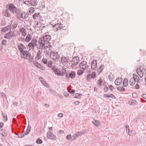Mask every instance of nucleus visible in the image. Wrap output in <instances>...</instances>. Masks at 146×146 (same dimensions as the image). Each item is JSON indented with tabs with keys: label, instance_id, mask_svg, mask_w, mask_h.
<instances>
[{
	"label": "nucleus",
	"instance_id": "nucleus-1",
	"mask_svg": "<svg viewBox=\"0 0 146 146\" xmlns=\"http://www.w3.org/2000/svg\"><path fill=\"white\" fill-rule=\"evenodd\" d=\"M6 9L3 13L5 17H11V14L9 13V11L11 13L14 14L16 15L17 13H18L19 9L17 8L12 3H9L6 6Z\"/></svg>",
	"mask_w": 146,
	"mask_h": 146
},
{
	"label": "nucleus",
	"instance_id": "nucleus-2",
	"mask_svg": "<svg viewBox=\"0 0 146 146\" xmlns=\"http://www.w3.org/2000/svg\"><path fill=\"white\" fill-rule=\"evenodd\" d=\"M28 48H27V49L24 50V51L20 53V56L21 58L25 59H29L31 56V54L28 51Z\"/></svg>",
	"mask_w": 146,
	"mask_h": 146
},
{
	"label": "nucleus",
	"instance_id": "nucleus-3",
	"mask_svg": "<svg viewBox=\"0 0 146 146\" xmlns=\"http://www.w3.org/2000/svg\"><path fill=\"white\" fill-rule=\"evenodd\" d=\"M69 62H73L72 64V67L73 68H75L80 62L79 57L78 56H75L73 57L72 60H70Z\"/></svg>",
	"mask_w": 146,
	"mask_h": 146
},
{
	"label": "nucleus",
	"instance_id": "nucleus-4",
	"mask_svg": "<svg viewBox=\"0 0 146 146\" xmlns=\"http://www.w3.org/2000/svg\"><path fill=\"white\" fill-rule=\"evenodd\" d=\"M50 57L54 60L57 59L59 57V55L57 52L52 51L50 53Z\"/></svg>",
	"mask_w": 146,
	"mask_h": 146
},
{
	"label": "nucleus",
	"instance_id": "nucleus-5",
	"mask_svg": "<svg viewBox=\"0 0 146 146\" xmlns=\"http://www.w3.org/2000/svg\"><path fill=\"white\" fill-rule=\"evenodd\" d=\"M15 16L18 19L21 21H22V19H26L25 16H24V12H22L20 9Z\"/></svg>",
	"mask_w": 146,
	"mask_h": 146
},
{
	"label": "nucleus",
	"instance_id": "nucleus-6",
	"mask_svg": "<svg viewBox=\"0 0 146 146\" xmlns=\"http://www.w3.org/2000/svg\"><path fill=\"white\" fill-rule=\"evenodd\" d=\"M38 44L39 45V48L41 50L44 49V45L45 44H47V43L45 42L43 40L42 38L41 37L38 40Z\"/></svg>",
	"mask_w": 146,
	"mask_h": 146
},
{
	"label": "nucleus",
	"instance_id": "nucleus-7",
	"mask_svg": "<svg viewBox=\"0 0 146 146\" xmlns=\"http://www.w3.org/2000/svg\"><path fill=\"white\" fill-rule=\"evenodd\" d=\"M61 61L60 60V62H61L63 64H66L68 63L69 62V57L66 56H65L62 55V57H61Z\"/></svg>",
	"mask_w": 146,
	"mask_h": 146
},
{
	"label": "nucleus",
	"instance_id": "nucleus-8",
	"mask_svg": "<svg viewBox=\"0 0 146 146\" xmlns=\"http://www.w3.org/2000/svg\"><path fill=\"white\" fill-rule=\"evenodd\" d=\"M63 25L60 23H58L52 26V28L55 31H56L60 30L63 27Z\"/></svg>",
	"mask_w": 146,
	"mask_h": 146
},
{
	"label": "nucleus",
	"instance_id": "nucleus-9",
	"mask_svg": "<svg viewBox=\"0 0 146 146\" xmlns=\"http://www.w3.org/2000/svg\"><path fill=\"white\" fill-rule=\"evenodd\" d=\"M37 41L36 39L33 38L31 40V42L28 44V46L29 47H32L33 48L35 46H37L38 45L37 44Z\"/></svg>",
	"mask_w": 146,
	"mask_h": 146
},
{
	"label": "nucleus",
	"instance_id": "nucleus-10",
	"mask_svg": "<svg viewBox=\"0 0 146 146\" xmlns=\"http://www.w3.org/2000/svg\"><path fill=\"white\" fill-rule=\"evenodd\" d=\"M47 137L51 140H55L57 139L56 136L50 131L47 132Z\"/></svg>",
	"mask_w": 146,
	"mask_h": 146
},
{
	"label": "nucleus",
	"instance_id": "nucleus-11",
	"mask_svg": "<svg viewBox=\"0 0 146 146\" xmlns=\"http://www.w3.org/2000/svg\"><path fill=\"white\" fill-rule=\"evenodd\" d=\"M87 62L86 61H83L80 63L79 66L80 68L84 70L86 68H88V65L87 66Z\"/></svg>",
	"mask_w": 146,
	"mask_h": 146
},
{
	"label": "nucleus",
	"instance_id": "nucleus-12",
	"mask_svg": "<svg viewBox=\"0 0 146 146\" xmlns=\"http://www.w3.org/2000/svg\"><path fill=\"white\" fill-rule=\"evenodd\" d=\"M91 69L96 70L98 68L97 66V61L96 60H93L91 62Z\"/></svg>",
	"mask_w": 146,
	"mask_h": 146
},
{
	"label": "nucleus",
	"instance_id": "nucleus-13",
	"mask_svg": "<svg viewBox=\"0 0 146 146\" xmlns=\"http://www.w3.org/2000/svg\"><path fill=\"white\" fill-rule=\"evenodd\" d=\"M18 48L20 51V53L24 51V50L27 49L23 44L21 43L18 46Z\"/></svg>",
	"mask_w": 146,
	"mask_h": 146
},
{
	"label": "nucleus",
	"instance_id": "nucleus-14",
	"mask_svg": "<svg viewBox=\"0 0 146 146\" xmlns=\"http://www.w3.org/2000/svg\"><path fill=\"white\" fill-rule=\"evenodd\" d=\"M29 5L35 6L38 5V0H29Z\"/></svg>",
	"mask_w": 146,
	"mask_h": 146
},
{
	"label": "nucleus",
	"instance_id": "nucleus-15",
	"mask_svg": "<svg viewBox=\"0 0 146 146\" xmlns=\"http://www.w3.org/2000/svg\"><path fill=\"white\" fill-rule=\"evenodd\" d=\"M46 43L48 42L51 39V36L49 35H46L43 37H41Z\"/></svg>",
	"mask_w": 146,
	"mask_h": 146
},
{
	"label": "nucleus",
	"instance_id": "nucleus-16",
	"mask_svg": "<svg viewBox=\"0 0 146 146\" xmlns=\"http://www.w3.org/2000/svg\"><path fill=\"white\" fill-rule=\"evenodd\" d=\"M52 70L54 72L55 74L58 76H60V71L58 68L54 67L52 68Z\"/></svg>",
	"mask_w": 146,
	"mask_h": 146
},
{
	"label": "nucleus",
	"instance_id": "nucleus-17",
	"mask_svg": "<svg viewBox=\"0 0 146 146\" xmlns=\"http://www.w3.org/2000/svg\"><path fill=\"white\" fill-rule=\"evenodd\" d=\"M0 134L3 137H6L7 135V131L4 128L1 129L0 130Z\"/></svg>",
	"mask_w": 146,
	"mask_h": 146
},
{
	"label": "nucleus",
	"instance_id": "nucleus-18",
	"mask_svg": "<svg viewBox=\"0 0 146 146\" xmlns=\"http://www.w3.org/2000/svg\"><path fill=\"white\" fill-rule=\"evenodd\" d=\"M92 123L97 127H100L101 125V123L100 121L95 119H94V121L92 122Z\"/></svg>",
	"mask_w": 146,
	"mask_h": 146
},
{
	"label": "nucleus",
	"instance_id": "nucleus-19",
	"mask_svg": "<svg viewBox=\"0 0 146 146\" xmlns=\"http://www.w3.org/2000/svg\"><path fill=\"white\" fill-rule=\"evenodd\" d=\"M42 51L40 50L38 51L35 57V59L36 60H38L40 59L42 57Z\"/></svg>",
	"mask_w": 146,
	"mask_h": 146
},
{
	"label": "nucleus",
	"instance_id": "nucleus-20",
	"mask_svg": "<svg viewBox=\"0 0 146 146\" xmlns=\"http://www.w3.org/2000/svg\"><path fill=\"white\" fill-rule=\"evenodd\" d=\"M20 32L21 33L22 35L24 36H26L27 34L26 30L24 28L22 27L20 28L19 30Z\"/></svg>",
	"mask_w": 146,
	"mask_h": 146
},
{
	"label": "nucleus",
	"instance_id": "nucleus-21",
	"mask_svg": "<svg viewBox=\"0 0 146 146\" xmlns=\"http://www.w3.org/2000/svg\"><path fill=\"white\" fill-rule=\"evenodd\" d=\"M133 78L134 80H135V82H136L137 83H139L140 82V79L139 77L135 74H133Z\"/></svg>",
	"mask_w": 146,
	"mask_h": 146
},
{
	"label": "nucleus",
	"instance_id": "nucleus-22",
	"mask_svg": "<svg viewBox=\"0 0 146 146\" xmlns=\"http://www.w3.org/2000/svg\"><path fill=\"white\" fill-rule=\"evenodd\" d=\"M136 71L140 77H142L143 76V73L140 69L137 68L136 70Z\"/></svg>",
	"mask_w": 146,
	"mask_h": 146
},
{
	"label": "nucleus",
	"instance_id": "nucleus-23",
	"mask_svg": "<svg viewBox=\"0 0 146 146\" xmlns=\"http://www.w3.org/2000/svg\"><path fill=\"white\" fill-rule=\"evenodd\" d=\"M122 79L121 78H118L116 79L115 84L117 86L120 85L122 82Z\"/></svg>",
	"mask_w": 146,
	"mask_h": 146
},
{
	"label": "nucleus",
	"instance_id": "nucleus-24",
	"mask_svg": "<svg viewBox=\"0 0 146 146\" xmlns=\"http://www.w3.org/2000/svg\"><path fill=\"white\" fill-rule=\"evenodd\" d=\"M40 13H35L33 15V17L34 19H36L37 20L40 19Z\"/></svg>",
	"mask_w": 146,
	"mask_h": 146
},
{
	"label": "nucleus",
	"instance_id": "nucleus-25",
	"mask_svg": "<svg viewBox=\"0 0 146 146\" xmlns=\"http://www.w3.org/2000/svg\"><path fill=\"white\" fill-rule=\"evenodd\" d=\"M129 104L130 105H134L137 103V102L135 100H130L128 102Z\"/></svg>",
	"mask_w": 146,
	"mask_h": 146
},
{
	"label": "nucleus",
	"instance_id": "nucleus-26",
	"mask_svg": "<svg viewBox=\"0 0 146 146\" xmlns=\"http://www.w3.org/2000/svg\"><path fill=\"white\" fill-rule=\"evenodd\" d=\"M68 74L69 75V77L72 79L74 78L76 76V73L74 71H72Z\"/></svg>",
	"mask_w": 146,
	"mask_h": 146
},
{
	"label": "nucleus",
	"instance_id": "nucleus-27",
	"mask_svg": "<svg viewBox=\"0 0 146 146\" xmlns=\"http://www.w3.org/2000/svg\"><path fill=\"white\" fill-rule=\"evenodd\" d=\"M123 85L124 87H126L128 86V80L127 79L125 78L123 82Z\"/></svg>",
	"mask_w": 146,
	"mask_h": 146
},
{
	"label": "nucleus",
	"instance_id": "nucleus-28",
	"mask_svg": "<svg viewBox=\"0 0 146 146\" xmlns=\"http://www.w3.org/2000/svg\"><path fill=\"white\" fill-rule=\"evenodd\" d=\"M7 35L10 38L11 37L15 36H16L15 32L14 31H11L7 33Z\"/></svg>",
	"mask_w": 146,
	"mask_h": 146
},
{
	"label": "nucleus",
	"instance_id": "nucleus-29",
	"mask_svg": "<svg viewBox=\"0 0 146 146\" xmlns=\"http://www.w3.org/2000/svg\"><path fill=\"white\" fill-rule=\"evenodd\" d=\"M31 38L32 36L30 34H28L25 39V41L29 42L30 41Z\"/></svg>",
	"mask_w": 146,
	"mask_h": 146
},
{
	"label": "nucleus",
	"instance_id": "nucleus-30",
	"mask_svg": "<svg viewBox=\"0 0 146 146\" xmlns=\"http://www.w3.org/2000/svg\"><path fill=\"white\" fill-rule=\"evenodd\" d=\"M11 29V26L9 25L7 27L2 28V31L4 32H5Z\"/></svg>",
	"mask_w": 146,
	"mask_h": 146
},
{
	"label": "nucleus",
	"instance_id": "nucleus-31",
	"mask_svg": "<svg viewBox=\"0 0 146 146\" xmlns=\"http://www.w3.org/2000/svg\"><path fill=\"white\" fill-rule=\"evenodd\" d=\"M104 66L103 64H101L99 68L98 69V72L99 74H100L102 71V70L104 68Z\"/></svg>",
	"mask_w": 146,
	"mask_h": 146
},
{
	"label": "nucleus",
	"instance_id": "nucleus-32",
	"mask_svg": "<svg viewBox=\"0 0 146 146\" xmlns=\"http://www.w3.org/2000/svg\"><path fill=\"white\" fill-rule=\"evenodd\" d=\"M109 95L104 94V96L105 98H115V96L112 94H110Z\"/></svg>",
	"mask_w": 146,
	"mask_h": 146
},
{
	"label": "nucleus",
	"instance_id": "nucleus-33",
	"mask_svg": "<svg viewBox=\"0 0 146 146\" xmlns=\"http://www.w3.org/2000/svg\"><path fill=\"white\" fill-rule=\"evenodd\" d=\"M108 78L111 82L114 79L113 76L111 73H110L108 75Z\"/></svg>",
	"mask_w": 146,
	"mask_h": 146
},
{
	"label": "nucleus",
	"instance_id": "nucleus-34",
	"mask_svg": "<svg viewBox=\"0 0 146 146\" xmlns=\"http://www.w3.org/2000/svg\"><path fill=\"white\" fill-rule=\"evenodd\" d=\"M135 80H134V79L133 78H131L129 80V84L131 86L133 85L135 83Z\"/></svg>",
	"mask_w": 146,
	"mask_h": 146
},
{
	"label": "nucleus",
	"instance_id": "nucleus-35",
	"mask_svg": "<svg viewBox=\"0 0 146 146\" xmlns=\"http://www.w3.org/2000/svg\"><path fill=\"white\" fill-rule=\"evenodd\" d=\"M117 90L120 92H124L125 90V88L123 86L118 87H117Z\"/></svg>",
	"mask_w": 146,
	"mask_h": 146
},
{
	"label": "nucleus",
	"instance_id": "nucleus-36",
	"mask_svg": "<svg viewBox=\"0 0 146 146\" xmlns=\"http://www.w3.org/2000/svg\"><path fill=\"white\" fill-rule=\"evenodd\" d=\"M53 62L51 61H49L47 63V65L50 68L53 67L52 66Z\"/></svg>",
	"mask_w": 146,
	"mask_h": 146
},
{
	"label": "nucleus",
	"instance_id": "nucleus-37",
	"mask_svg": "<svg viewBox=\"0 0 146 146\" xmlns=\"http://www.w3.org/2000/svg\"><path fill=\"white\" fill-rule=\"evenodd\" d=\"M49 92L53 95H56L57 94L56 92L54 90H53L52 89L50 88L49 89Z\"/></svg>",
	"mask_w": 146,
	"mask_h": 146
},
{
	"label": "nucleus",
	"instance_id": "nucleus-38",
	"mask_svg": "<svg viewBox=\"0 0 146 146\" xmlns=\"http://www.w3.org/2000/svg\"><path fill=\"white\" fill-rule=\"evenodd\" d=\"M82 94H81L76 93L74 94V96L75 98H79L81 97Z\"/></svg>",
	"mask_w": 146,
	"mask_h": 146
},
{
	"label": "nucleus",
	"instance_id": "nucleus-39",
	"mask_svg": "<svg viewBox=\"0 0 146 146\" xmlns=\"http://www.w3.org/2000/svg\"><path fill=\"white\" fill-rule=\"evenodd\" d=\"M66 73V70L65 69H63L62 71V72H60V76H63Z\"/></svg>",
	"mask_w": 146,
	"mask_h": 146
},
{
	"label": "nucleus",
	"instance_id": "nucleus-40",
	"mask_svg": "<svg viewBox=\"0 0 146 146\" xmlns=\"http://www.w3.org/2000/svg\"><path fill=\"white\" fill-rule=\"evenodd\" d=\"M36 143L38 144H41L42 143V139H40V138H38L37 139Z\"/></svg>",
	"mask_w": 146,
	"mask_h": 146
},
{
	"label": "nucleus",
	"instance_id": "nucleus-41",
	"mask_svg": "<svg viewBox=\"0 0 146 146\" xmlns=\"http://www.w3.org/2000/svg\"><path fill=\"white\" fill-rule=\"evenodd\" d=\"M98 85L100 86L101 87L103 83L102 80L101 78H100V79L98 80Z\"/></svg>",
	"mask_w": 146,
	"mask_h": 146
},
{
	"label": "nucleus",
	"instance_id": "nucleus-42",
	"mask_svg": "<svg viewBox=\"0 0 146 146\" xmlns=\"http://www.w3.org/2000/svg\"><path fill=\"white\" fill-rule=\"evenodd\" d=\"M2 114L3 115V121H7V115H5L3 113H2Z\"/></svg>",
	"mask_w": 146,
	"mask_h": 146
},
{
	"label": "nucleus",
	"instance_id": "nucleus-43",
	"mask_svg": "<svg viewBox=\"0 0 146 146\" xmlns=\"http://www.w3.org/2000/svg\"><path fill=\"white\" fill-rule=\"evenodd\" d=\"M37 67L38 69H39L42 70H45V68L43 66L40 64H39L38 66H37Z\"/></svg>",
	"mask_w": 146,
	"mask_h": 146
},
{
	"label": "nucleus",
	"instance_id": "nucleus-44",
	"mask_svg": "<svg viewBox=\"0 0 146 146\" xmlns=\"http://www.w3.org/2000/svg\"><path fill=\"white\" fill-rule=\"evenodd\" d=\"M135 134V131L134 130H132L131 131L130 133H129V134H128L131 136H134Z\"/></svg>",
	"mask_w": 146,
	"mask_h": 146
},
{
	"label": "nucleus",
	"instance_id": "nucleus-45",
	"mask_svg": "<svg viewBox=\"0 0 146 146\" xmlns=\"http://www.w3.org/2000/svg\"><path fill=\"white\" fill-rule=\"evenodd\" d=\"M84 70H80L78 71L77 74L78 75L80 76L83 73Z\"/></svg>",
	"mask_w": 146,
	"mask_h": 146
},
{
	"label": "nucleus",
	"instance_id": "nucleus-46",
	"mask_svg": "<svg viewBox=\"0 0 146 146\" xmlns=\"http://www.w3.org/2000/svg\"><path fill=\"white\" fill-rule=\"evenodd\" d=\"M1 44L3 45L6 46L7 44V41L5 39L3 40L1 42Z\"/></svg>",
	"mask_w": 146,
	"mask_h": 146
},
{
	"label": "nucleus",
	"instance_id": "nucleus-47",
	"mask_svg": "<svg viewBox=\"0 0 146 146\" xmlns=\"http://www.w3.org/2000/svg\"><path fill=\"white\" fill-rule=\"evenodd\" d=\"M91 77L92 78H94L96 77V73L95 72H93L91 74H90Z\"/></svg>",
	"mask_w": 146,
	"mask_h": 146
},
{
	"label": "nucleus",
	"instance_id": "nucleus-48",
	"mask_svg": "<svg viewBox=\"0 0 146 146\" xmlns=\"http://www.w3.org/2000/svg\"><path fill=\"white\" fill-rule=\"evenodd\" d=\"M126 128V131L128 134H129V133L130 132V130L129 129V126L127 124H126L125 126Z\"/></svg>",
	"mask_w": 146,
	"mask_h": 146
},
{
	"label": "nucleus",
	"instance_id": "nucleus-49",
	"mask_svg": "<svg viewBox=\"0 0 146 146\" xmlns=\"http://www.w3.org/2000/svg\"><path fill=\"white\" fill-rule=\"evenodd\" d=\"M86 78L87 81H90V80L92 78L90 74H88L86 76Z\"/></svg>",
	"mask_w": 146,
	"mask_h": 146
},
{
	"label": "nucleus",
	"instance_id": "nucleus-50",
	"mask_svg": "<svg viewBox=\"0 0 146 146\" xmlns=\"http://www.w3.org/2000/svg\"><path fill=\"white\" fill-rule=\"evenodd\" d=\"M31 126H30V127H29V126H28L27 130L25 133V135H27L28 134H29V132H30V131H31Z\"/></svg>",
	"mask_w": 146,
	"mask_h": 146
},
{
	"label": "nucleus",
	"instance_id": "nucleus-51",
	"mask_svg": "<svg viewBox=\"0 0 146 146\" xmlns=\"http://www.w3.org/2000/svg\"><path fill=\"white\" fill-rule=\"evenodd\" d=\"M88 132L87 130L86 129H85L82 130L80 132L81 133V134L82 135L85 134Z\"/></svg>",
	"mask_w": 146,
	"mask_h": 146
},
{
	"label": "nucleus",
	"instance_id": "nucleus-52",
	"mask_svg": "<svg viewBox=\"0 0 146 146\" xmlns=\"http://www.w3.org/2000/svg\"><path fill=\"white\" fill-rule=\"evenodd\" d=\"M109 89L111 91H113L114 90V88L113 86L110 84L108 86Z\"/></svg>",
	"mask_w": 146,
	"mask_h": 146
},
{
	"label": "nucleus",
	"instance_id": "nucleus-53",
	"mask_svg": "<svg viewBox=\"0 0 146 146\" xmlns=\"http://www.w3.org/2000/svg\"><path fill=\"white\" fill-rule=\"evenodd\" d=\"M66 139L67 140H69L70 139H71L72 140V139L71 137V135H67L66 136Z\"/></svg>",
	"mask_w": 146,
	"mask_h": 146
},
{
	"label": "nucleus",
	"instance_id": "nucleus-54",
	"mask_svg": "<svg viewBox=\"0 0 146 146\" xmlns=\"http://www.w3.org/2000/svg\"><path fill=\"white\" fill-rule=\"evenodd\" d=\"M33 64L36 66L37 67L39 63L37 61H34L33 62Z\"/></svg>",
	"mask_w": 146,
	"mask_h": 146
},
{
	"label": "nucleus",
	"instance_id": "nucleus-55",
	"mask_svg": "<svg viewBox=\"0 0 146 146\" xmlns=\"http://www.w3.org/2000/svg\"><path fill=\"white\" fill-rule=\"evenodd\" d=\"M25 134V133L23 134V132H22V133H20L18 135V137H19V138L22 137L24 136Z\"/></svg>",
	"mask_w": 146,
	"mask_h": 146
},
{
	"label": "nucleus",
	"instance_id": "nucleus-56",
	"mask_svg": "<svg viewBox=\"0 0 146 146\" xmlns=\"http://www.w3.org/2000/svg\"><path fill=\"white\" fill-rule=\"evenodd\" d=\"M42 83L45 86H46L47 88H49L50 87L49 85L46 81H44V82H42Z\"/></svg>",
	"mask_w": 146,
	"mask_h": 146
},
{
	"label": "nucleus",
	"instance_id": "nucleus-57",
	"mask_svg": "<svg viewBox=\"0 0 146 146\" xmlns=\"http://www.w3.org/2000/svg\"><path fill=\"white\" fill-rule=\"evenodd\" d=\"M23 3L27 5L30 6L29 2V0H27L25 1H24L23 2Z\"/></svg>",
	"mask_w": 146,
	"mask_h": 146
},
{
	"label": "nucleus",
	"instance_id": "nucleus-58",
	"mask_svg": "<svg viewBox=\"0 0 146 146\" xmlns=\"http://www.w3.org/2000/svg\"><path fill=\"white\" fill-rule=\"evenodd\" d=\"M42 62L45 64H46L47 63V60L46 59H43L42 60Z\"/></svg>",
	"mask_w": 146,
	"mask_h": 146
},
{
	"label": "nucleus",
	"instance_id": "nucleus-59",
	"mask_svg": "<svg viewBox=\"0 0 146 146\" xmlns=\"http://www.w3.org/2000/svg\"><path fill=\"white\" fill-rule=\"evenodd\" d=\"M104 91L105 92H107L108 90V88L107 86H105V88H104Z\"/></svg>",
	"mask_w": 146,
	"mask_h": 146
},
{
	"label": "nucleus",
	"instance_id": "nucleus-60",
	"mask_svg": "<svg viewBox=\"0 0 146 146\" xmlns=\"http://www.w3.org/2000/svg\"><path fill=\"white\" fill-rule=\"evenodd\" d=\"M78 136V135H77V133H76L74 134L72 137H74V139H72V140H73L75 139Z\"/></svg>",
	"mask_w": 146,
	"mask_h": 146
},
{
	"label": "nucleus",
	"instance_id": "nucleus-61",
	"mask_svg": "<svg viewBox=\"0 0 146 146\" xmlns=\"http://www.w3.org/2000/svg\"><path fill=\"white\" fill-rule=\"evenodd\" d=\"M17 24H15L14 25H13L11 27L12 29H15L17 28Z\"/></svg>",
	"mask_w": 146,
	"mask_h": 146
},
{
	"label": "nucleus",
	"instance_id": "nucleus-62",
	"mask_svg": "<svg viewBox=\"0 0 146 146\" xmlns=\"http://www.w3.org/2000/svg\"><path fill=\"white\" fill-rule=\"evenodd\" d=\"M4 37L5 38L9 39L10 38V37L7 35V33L5 34L4 36Z\"/></svg>",
	"mask_w": 146,
	"mask_h": 146
},
{
	"label": "nucleus",
	"instance_id": "nucleus-63",
	"mask_svg": "<svg viewBox=\"0 0 146 146\" xmlns=\"http://www.w3.org/2000/svg\"><path fill=\"white\" fill-rule=\"evenodd\" d=\"M40 80L42 82H42H44V79L42 77H40L39 78Z\"/></svg>",
	"mask_w": 146,
	"mask_h": 146
},
{
	"label": "nucleus",
	"instance_id": "nucleus-64",
	"mask_svg": "<svg viewBox=\"0 0 146 146\" xmlns=\"http://www.w3.org/2000/svg\"><path fill=\"white\" fill-rule=\"evenodd\" d=\"M141 96L144 99H146V94H142L141 95Z\"/></svg>",
	"mask_w": 146,
	"mask_h": 146
}]
</instances>
